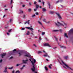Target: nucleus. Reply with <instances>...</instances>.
Returning a JSON list of instances; mask_svg holds the SVG:
<instances>
[{
  "instance_id": "obj_24",
  "label": "nucleus",
  "mask_w": 73,
  "mask_h": 73,
  "mask_svg": "<svg viewBox=\"0 0 73 73\" xmlns=\"http://www.w3.org/2000/svg\"><path fill=\"white\" fill-rule=\"evenodd\" d=\"M31 9H28V11L29 12H31Z\"/></svg>"
},
{
  "instance_id": "obj_55",
  "label": "nucleus",
  "mask_w": 73,
  "mask_h": 73,
  "mask_svg": "<svg viewBox=\"0 0 73 73\" xmlns=\"http://www.w3.org/2000/svg\"><path fill=\"white\" fill-rule=\"evenodd\" d=\"M7 35H8V36H9V33H7Z\"/></svg>"
},
{
  "instance_id": "obj_61",
  "label": "nucleus",
  "mask_w": 73,
  "mask_h": 73,
  "mask_svg": "<svg viewBox=\"0 0 73 73\" xmlns=\"http://www.w3.org/2000/svg\"><path fill=\"white\" fill-rule=\"evenodd\" d=\"M46 60L47 61H49V60L47 59H46Z\"/></svg>"
},
{
  "instance_id": "obj_48",
  "label": "nucleus",
  "mask_w": 73,
  "mask_h": 73,
  "mask_svg": "<svg viewBox=\"0 0 73 73\" xmlns=\"http://www.w3.org/2000/svg\"><path fill=\"white\" fill-rule=\"evenodd\" d=\"M15 51H16V49H14V50H13V52H15Z\"/></svg>"
},
{
  "instance_id": "obj_13",
  "label": "nucleus",
  "mask_w": 73,
  "mask_h": 73,
  "mask_svg": "<svg viewBox=\"0 0 73 73\" xmlns=\"http://www.w3.org/2000/svg\"><path fill=\"white\" fill-rule=\"evenodd\" d=\"M64 58L65 60H68V56H65L64 57Z\"/></svg>"
},
{
  "instance_id": "obj_50",
  "label": "nucleus",
  "mask_w": 73,
  "mask_h": 73,
  "mask_svg": "<svg viewBox=\"0 0 73 73\" xmlns=\"http://www.w3.org/2000/svg\"><path fill=\"white\" fill-rule=\"evenodd\" d=\"M12 73H15V70H13L12 71Z\"/></svg>"
},
{
  "instance_id": "obj_51",
  "label": "nucleus",
  "mask_w": 73,
  "mask_h": 73,
  "mask_svg": "<svg viewBox=\"0 0 73 73\" xmlns=\"http://www.w3.org/2000/svg\"><path fill=\"white\" fill-rule=\"evenodd\" d=\"M22 7H23V8H24V7H25V5H22Z\"/></svg>"
},
{
  "instance_id": "obj_17",
  "label": "nucleus",
  "mask_w": 73,
  "mask_h": 73,
  "mask_svg": "<svg viewBox=\"0 0 73 73\" xmlns=\"http://www.w3.org/2000/svg\"><path fill=\"white\" fill-rule=\"evenodd\" d=\"M7 67H6L5 68V70L4 71L5 72H7Z\"/></svg>"
},
{
  "instance_id": "obj_7",
  "label": "nucleus",
  "mask_w": 73,
  "mask_h": 73,
  "mask_svg": "<svg viewBox=\"0 0 73 73\" xmlns=\"http://www.w3.org/2000/svg\"><path fill=\"white\" fill-rule=\"evenodd\" d=\"M48 5L49 7V9H53V7H52L50 8V3H49V2H48Z\"/></svg>"
},
{
  "instance_id": "obj_26",
  "label": "nucleus",
  "mask_w": 73,
  "mask_h": 73,
  "mask_svg": "<svg viewBox=\"0 0 73 73\" xmlns=\"http://www.w3.org/2000/svg\"><path fill=\"white\" fill-rule=\"evenodd\" d=\"M52 66V64H50V65H49V68H50V69H51V68L50 66Z\"/></svg>"
},
{
  "instance_id": "obj_41",
  "label": "nucleus",
  "mask_w": 73,
  "mask_h": 73,
  "mask_svg": "<svg viewBox=\"0 0 73 73\" xmlns=\"http://www.w3.org/2000/svg\"><path fill=\"white\" fill-rule=\"evenodd\" d=\"M33 46H35V47H37V46H36V45L35 44H34Z\"/></svg>"
},
{
  "instance_id": "obj_14",
  "label": "nucleus",
  "mask_w": 73,
  "mask_h": 73,
  "mask_svg": "<svg viewBox=\"0 0 73 73\" xmlns=\"http://www.w3.org/2000/svg\"><path fill=\"white\" fill-rule=\"evenodd\" d=\"M42 11H43V12H45V11H46V9L44 8H42Z\"/></svg>"
},
{
  "instance_id": "obj_59",
  "label": "nucleus",
  "mask_w": 73,
  "mask_h": 73,
  "mask_svg": "<svg viewBox=\"0 0 73 73\" xmlns=\"http://www.w3.org/2000/svg\"><path fill=\"white\" fill-rule=\"evenodd\" d=\"M31 35H34V34H33V33H31Z\"/></svg>"
},
{
  "instance_id": "obj_20",
  "label": "nucleus",
  "mask_w": 73,
  "mask_h": 73,
  "mask_svg": "<svg viewBox=\"0 0 73 73\" xmlns=\"http://www.w3.org/2000/svg\"><path fill=\"white\" fill-rule=\"evenodd\" d=\"M19 13L20 14L21 13H23V11L21 10L19 11Z\"/></svg>"
},
{
  "instance_id": "obj_42",
  "label": "nucleus",
  "mask_w": 73,
  "mask_h": 73,
  "mask_svg": "<svg viewBox=\"0 0 73 73\" xmlns=\"http://www.w3.org/2000/svg\"><path fill=\"white\" fill-rule=\"evenodd\" d=\"M37 3V2L36 1H35L34 2V4H36V3Z\"/></svg>"
},
{
  "instance_id": "obj_46",
  "label": "nucleus",
  "mask_w": 73,
  "mask_h": 73,
  "mask_svg": "<svg viewBox=\"0 0 73 73\" xmlns=\"http://www.w3.org/2000/svg\"><path fill=\"white\" fill-rule=\"evenodd\" d=\"M59 2H60V1H58L56 2V3H59Z\"/></svg>"
},
{
  "instance_id": "obj_47",
  "label": "nucleus",
  "mask_w": 73,
  "mask_h": 73,
  "mask_svg": "<svg viewBox=\"0 0 73 73\" xmlns=\"http://www.w3.org/2000/svg\"><path fill=\"white\" fill-rule=\"evenodd\" d=\"M3 61V60L2 59H1L0 60V63L1 62H2V61Z\"/></svg>"
},
{
  "instance_id": "obj_52",
  "label": "nucleus",
  "mask_w": 73,
  "mask_h": 73,
  "mask_svg": "<svg viewBox=\"0 0 73 73\" xmlns=\"http://www.w3.org/2000/svg\"><path fill=\"white\" fill-rule=\"evenodd\" d=\"M56 48L57 47H55L53 48V49H56Z\"/></svg>"
},
{
  "instance_id": "obj_19",
  "label": "nucleus",
  "mask_w": 73,
  "mask_h": 73,
  "mask_svg": "<svg viewBox=\"0 0 73 73\" xmlns=\"http://www.w3.org/2000/svg\"><path fill=\"white\" fill-rule=\"evenodd\" d=\"M36 8H37V9H38V7H39V5H36Z\"/></svg>"
},
{
  "instance_id": "obj_21",
  "label": "nucleus",
  "mask_w": 73,
  "mask_h": 73,
  "mask_svg": "<svg viewBox=\"0 0 73 73\" xmlns=\"http://www.w3.org/2000/svg\"><path fill=\"white\" fill-rule=\"evenodd\" d=\"M44 57H47V56H48L47 53H45V54L44 55Z\"/></svg>"
},
{
  "instance_id": "obj_62",
  "label": "nucleus",
  "mask_w": 73,
  "mask_h": 73,
  "mask_svg": "<svg viewBox=\"0 0 73 73\" xmlns=\"http://www.w3.org/2000/svg\"><path fill=\"white\" fill-rule=\"evenodd\" d=\"M25 65H24L23 66V67H25Z\"/></svg>"
},
{
  "instance_id": "obj_45",
  "label": "nucleus",
  "mask_w": 73,
  "mask_h": 73,
  "mask_svg": "<svg viewBox=\"0 0 73 73\" xmlns=\"http://www.w3.org/2000/svg\"><path fill=\"white\" fill-rule=\"evenodd\" d=\"M42 3L43 4V5H44V4L45 3V2H43Z\"/></svg>"
},
{
  "instance_id": "obj_38",
  "label": "nucleus",
  "mask_w": 73,
  "mask_h": 73,
  "mask_svg": "<svg viewBox=\"0 0 73 73\" xmlns=\"http://www.w3.org/2000/svg\"><path fill=\"white\" fill-rule=\"evenodd\" d=\"M39 41H40V40H42V39L41 38V37H39Z\"/></svg>"
},
{
  "instance_id": "obj_57",
  "label": "nucleus",
  "mask_w": 73,
  "mask_h": 73,
  "mask_svg": "<svg viewBox=\"0 0 73 73\" xmlns=\"http://www.w3.org/2000/svg\"><path fill=\"white\" fill-rule=\"evenodd\" d=\"M13 58V57L12 56H11V57L10 58V59H12V58Z\"/></svg>"
},
{
  "instance_id": "obj_16",
  "label": "nucleus",
  "mask_w": 73,
  "mask_h": 73,
  "mask_svg": "<svg viewBox=\"0 0 73 73\" xmlns=\"http://www.w3.org/2000/svg\"><path fill=\"white\" fill-rule=\"evenodd\" d=\"M60 46L61 48H66L64 46H62L61 45Z\"/></svg>"
},
{
  "instance_id": "obj_58",
  "label": "nucleus",
  "mask_w": 73,
  "mask_h": 73,
  "mask_svg": "<svg viewBox=\"0 0 73 73\" xmlns=\"http://www.w3.org/2000/svg\"><path fill=\"white\" fill-rule=\"evenodd\" d=\"M61 7H62V8H63V7H64L62 5H60Z\"/></svg>"
},
{
  "instance_id": "obj_22",
  "label": "nucleus",
  "mask_w": 73,
  "mask_h": 73,
  "mask_svg": "<svg viewBox=\"0 0 73 73\" xmlns=\"http://www.w3.org/2000/svg\"><path fill=\"white\" fill-rule=\"evenodd\" d=\"M38 23H39V24H40V25H42V23H41V22L38 21Z\"/></svg>"
},
{
  "instance_id": "obj_12",
  "label": "nucleus",
  "mask_w": 73,
  "mask_h": 73,
  "mask_svg": "<svg viewBox=\"0 0 73 73\" xmlns=\"http://www.w3.org/2000/svg\"><path fill=\"white\" fill-rule=\"evenodd\" d=\"M64 37H66L68 38V36H67V34L66 33H65L64 34Z\"/></svg>"
},
{
  "instance_id": "obj_28",
  "label": "nucleus",
  "mask_w": 73,
  "mask_h": 73,
  "mask_svg": "<svg viewBox=\"0 0 73 73\" xmlns=\"http://www.w3.org/2000/svg\"><path fill=\"white\" fill-rule=\"evenodd\" d=\"M45 33L44 32H43L42 33V36H43V35H44L45 34Z\"/></svg>"
},
{
  "instance_id": "obj_10",
  "label": "nucleus",
  "mask_w": 73,
  "mask_h": 73,
  "mask_svg": "<svg viewBox=\"0 0 73 73\" xmlns=\"http://www.w3.org/2000/svg\"><path fill=\"white\" fill-rule=\"evenodd\" d=\"M23 52H21V53H19V56H21V55H22L23 54Z\"/></svg>"
},
{
  "instance_id": "obj_29",
  "label": "nucleus",
  "mask_w": 73,
  "mask_h": 73,
  "mask_svg": "<svg viewBox=\"0 0 73 73\" xmlns=\"http://www.w3.org/2000/svg\"><path fill=\"white\" fill-rule=\"evenodd\" d=\"M16 73H20V71H19V70L17 71L16 72Z\"/></svg>"
},
{
  "instance_id": "obj_4",
  "label": "nucleus",
  "mask_w": 73,
  "mask_h": 73,
  "mask_svg": "<svg viewBox=\"0 0 73 73\" xmlns=\"http://www.w3.org/2000/svg\"><path fill=\"white\" fill-rule=\"evenodd\" d=\"M56 14L57 15L59 19H61V16H60V14L58 13H56Z\"/></svg>"
},
{
  "instance_id": "obj_33",
  "label": "nucleus",
  "mask_w": 73,
  "mask_h": 73,
  "mask_svg": "<svg viewBox=\"0 0 73 73\" xmlns=\"http://www.w3.org/2000/svg\"><path fill=\"white\" fill-rule=\"evenodd\" d=\"M21 29L22 30H25V28H22Z\"/></svg>"
},
{
  "instance_id": "obj_11",
  "label": "nucleus",
  "mask_w": 73,
  "mask_h": 73,
  "mask_svg": "<svg viewBox=\"0 0 73 73\" xmlns=\"http://www.w3.org/2000/svg\"><path fill=\"white\" fill-rule=\"evenodd\" d=\"M59 30H52V32H59Z\"/></svg>"
},
{
  "instance_id": "obj_40",
  "label": "nucleus",
  "mask_w": 73,
  "mask_h": 73,
  "mask_svg": "<svg viewBox=\"0 0 73 73\" xmlns=\"http://www.w3.org/2000/svg\"><path fill=\"white\" fill-rule=\"evenodd\" d=\"M12 3H13V0H11V2L10 3L12 4Z\"/></svg>"
},
{
  "instance_id": "obj_25",
  "label": "nucleus",
  "mask_w": 73,
  "mask_h": 73,
  "mask_svg": "<svg viewBox=\"0 0 73 73\" xmlns=\"http://www.w3.org/2000/svg\"><path fill=\"white\" fill-rule=\"evenodd\" d=\"M25 28L28 29H30V27H26Z\"/></svg>"
},
{
  "instance_id": "obj_49",
  "label": "nucleus",
  "mask_w": 73,
  "mask_h": 73,
  "mask_svg": "<svg viewBox=\"0 0 73 73\" xmlns=\"http://www.w3.org/2000/svg\"><path fill=\"white\" fill-rule=\"evenodd\" d=\"M59 2H62V0H59Z\"/></svg>"
},
{
  "instance_id": "obj_56",
  "label": "nucleus",
  "mask_w": 73,
  "mask_h": 73,
  "mask_svg": "<svg viewBox=\"0 0 73 73\" xmlns=\"http://www.w3.org/2000/svg\"><path fill=\"white\" fill-rule=\"evenodd\" d=\"M29 5L30 6L31 5V3H29Z\"/></svg>"
},
{
  "instance_id": "obj_3",
  "label": "nucleus",
  "mask_w": 73,
  "mask_h": 73,
  "mask_svg": "<svg viewBox=\"0 0 73 73\" xmlns=\"http://www.w3.org/2000/svg\"><path fill=\"white\" fill-rule=\"evenodd\" d=\"M61 61H62V64H64V65L67 68H69V69H70V70H72V69L71 68L69 67V66H68V65L64 63V62H63L62 60H61Z\"/></svg>"
},
{
  "instance_id": "obj_9",
  "label": "nucleus",
  "mask_w": 73,
  "mask_h": 73,
  "mask_svg": "<svg viewBox=\"0 0 73 73\" xmlns=\"http://www.w3.org/2000/svg\"><path fill=\"white\" fill-rule=\"evenodd\" d=\"M30 21V20H28V21H26L25 23H24L25 24H26L27 23H28V24H29V21Z\"/></svg>"
},
{
  "instance_id": "obj_5",
  "label": "nucleus",
  "mask_w": 73,
  "mask_h": 73,
  "mask_svg": "<svg viewBox=\"0 0 73 73\" xmlns=\"http://www.w3.org/2000/svg\"><path fill=\"white\" fill-rule=\"evenodd\" d=\"M28 59H27L26 60H23V63H24V64H27V62H28Z\"/></svg>"
},
{
  "instance_id": "obj_39",
  "label": "nucleus",
  "mask_w": 73,
  "mask_h": 73,
  "mask_svg": "<svg viewBox=\"0 0 73 73\" xmlns=\"http://www.w3.org/2000/svg\"><path fill=\"white\" fill-rule=\"evenodd\" d=\"M11 31H12V29H11L10 30H9L8 31L9 32V33L11 32Z\"/></svg>"
},
{
  "instance_id": "obj_23",
  "label": "nucleus",
  "mask_w": 73,
  "mask_h": 73,
  "mask_svg": "<svg viewBox=\"0 0 73 73\" xmlns=\"http://www.w3.org/2000/svg\"><path fill=\"white\" fill-rule=\"evenodd\" d=\"M43 21L44 22H45V23H46V19H43Z\"/></svg>"
},
{
  "instance_id": "obj_15",
  "label": "nucleus",
  "mask_w": 73,
  "mask_h": 73,
  "mask_svg": "<svg viewBox=\"0 0 73 73\" xmlns=\"http://www.w3.org/2000/svg\"><path fill=\"white\" fill-rule=\"evenodd\" d=\"M30 33V32H29V31H27V33L26 34V35H29Z\"/></svg>"
},
{
  "instance_id": "obj_31",
  "label": "nucleus",
  "mask_w": 73,
  "mask_h": 73,
  "mask_svg": "<svg viewBox=\"0 0 73 73\" xmlns=\"http://www.w3.org/2000/svg\"><path fill=\"white\" fill-rule=\"evenodd\" d=\"M35 14L33 15L32 16V17H35Z\"/></svg>"
},
{
  "instance_id": "obj_53",
  "label": "nucleus",
  "mask_w": 73,
  "mask_h": 73,
  "mask_svg": "<svg viewBox=\"0 0 73 73\" xmlns=\"http://www.w3.org/2000/svg\"><path fill=\"white\" fill-rule=\"evenodd\" d=\"M12 19H11L10 20V21H10V22H11V21H12Z\"/></svg>"
},
{
  "instance_id": "obj_18",
  "label": "nucleus",
  "mask_w": 73,
  "mask_h": 73,
  "mask_svg": "<svg viewBox=\"0 0 73 73\" xmlns=\"http://www.w3.org/2000/svg\"><path fill=\"white\" fill-rule=\"evenodd\" d=\"M49 13H50V14H53L54 13V12L53 11H50L49 12Z\"/></svg>"
},
{
  "instance_id": "obj_6",
  "label": "nucleus",
  "mask_w": 73,
  "mask_h": 73,
  "mask_svg": "<svg viewBox=\"0 0 73 73\" xmlns=\"http://www.w3.org/2000/svg\"><path fill=\"white\" fill-rule=\"evenodd\" d=\"M44 46H47L48 47H51V46L48 43H45L44 44Z\"/></svg>"
},
{
  "instance_id": "obj_30",
  "label": "nucleus",
  "mask_w": 73,
  "mask_h": 73,
  "mask_svg": "<svg viewBox=\"0 0 73 73\" xmlns=\"http://www.w3.org/2000/svg\"><path fill=\"white\" fill-rule=\"evenodd\" d=\"M30 30H31V31H33V28H30Z\"/></svg>"
},
{
  "instance_id": "obj_35",
  "label": "nucleus",
  "mask_w": 73,
  "mask_h": 73,
  "mask_svg": "<svg viewBox=\"0 0 73 73\" xmlns=\"http://www.w3.org/2000/svg\"><path fill=\"white\" fill-rule=\"evenodd\" d=\"M36 15H38V13L37 12L36 13H35Z\"/></svg>"
},
{
  "instance_id": "obj_43",
  "label": "nucleus",
  "mask_w": 73,
  "mask_h": 73,
  "mask_svg": "<svg viewBox=\"0 0 73 73\" xmlns=\"http://www.w3.org/2000/svg\"><path fill=\"white\" fill-rule=\"evenodd\" d=\"M46 23H47V24H49V23H50V22L49 21H48V22H46Z\"/></svg>"
},
{
  "instance_id": "obj_36",
  "label": "nucleus",
  "mask_w": 73,
  "mask_h": 73,
  "mask_svg": "<svg viewBox=\"0 0 73 73\" xmlns=\"http://www.w3.org/2000/svg\"><path fill=\"white\" fill-rule=\"evenodd\" d=\"M38 54H40V53H41L42 52L41 51H39L38 52Z\"/></svg>"
},
{
  "instance_id": "obj_27",
  "label": "nucleus",
  "mask_w": 73,
  "mask_h": 73,
  "mask_svg": "<svg viewBox=\"0 0 73 73\" xmlns=\"http://www.w3.org/2000/svg\"><path fill=\"white\" fill-rule=\"evenodd\" d=\"M45 69L46 70H48V68H47V67H46V66H45Z\"/></svg>"
},
{
  "instance_id": "obj_37",
  "label": "nucleus",
  "mask_w": 73,
  "mask_h": 73,
  "mask_svg": "<svg viewBox=\"0 0 73 73\" xmlns=\"http://www.w3.org/2000/svg\"><path fill=\"white\" fill-rule=\"evenodd\" d=\"M20 65V64H17L16 66H19V65Z\"/></svg>"
},
{
  "instance_id": "obj_34",
  "label": "nucleus",
  "mask_w": 73,
  "mask_h": 73,
  "mask_svg": "<svg viewBox=\"0 0 73 73\" xmlns=\"http://www.w3.org/2000/svg\"><path fill=\"white\" fill-rule=\"evenodd\" d=\"M37 9L36 8V9H34V11H37Z\"/></svg>"
},
{
  "instance_id": "obj_44",
  "label": "nucleus",
  "mask_w": 73,
  "mask_h": 73,
  "mask_svg": "<svg viewBox=\"0 0 73 73\" xmlns=\"http://www.w3.org/2000/svg\"><path fill=\"white\" fill-rule=\"evenodd\" d=\"M38 2L39 3H41V1L40 0H39V1H38Z\"/></svg>"
},
{
  "instance_id": "obj_63",
  "label": "nucleus",
  "mask_w": 73,
  "mask_h": 73,
  "mask_svg": "<svg viewBox=\"0 0 73 73\" xmlns=\"http://www.w3.org/2000/svg\"><path fill=\"white\" fill-rule=\"evenodd\" d=\"M7 10H8V9H5V11H7Z\"/></svg>"
},
{
  "instance_id": "obj_54",
  "label": "nucleus",
  "mask_w": 73,
  "mask_h": 73,
  "mask_svg": "<svg viewBox=\"0 0 73 73\" xmlns=\"http://www.w3.org/2000/svg\"><path fill=\"white\" fill-rule=\"evenodd\" d=\"M25 15H24L23 16V18H25Z\"/></svg>"
},
{
  "instance_id": "obj_1",
  "label": "nucleus",
  "mask_w": 73,
  "mask_h": 73,
  "mask_svg": "<svg viewBox=\"0 0 73 73\" xmlns=\"http://www.w3.org/2000/svg\"><path fill=\"white\" fill-rule=\"evenodd\" d=\"M24 56L25 57H29V58H31V59H29V60L31 62V63H32V64L33 65V68H32L31 70L33 72H35V69H36V66H35L34 65V64H35L36 63V60H33V61H34V62H33V61L31 60V59H32V57H31V54L29 53H25L24 55Z\"/></svg>"
},
{
  "instance_id": "obj_64",
  "label": "nucleus",
  "mask_w": 73,
  "mask_h": 73,
  "mask_svg": "<svg viewBox=\"0 0 73 73\" xmlns=\"http://www.w3.org/2000/svg\"><path fill=\"white\" fill-rule=\"evenodd\" d=\"M23 69V67L21 68V69Z\"/></svg>"
},
{
  "instance_id": "obj_2",
  "label": "nucleus",
  "mask_w": 73,
  "mask_h": 73,
  "mask_svg": "<svg viewBox=\"0 0 73 73\" xmlns=\"http://www.w3.org/2000/svg\"><path fill=\"white\" fill-rule=\"evenodd\" d=\"M55 25L56 27H60V26H64L65 28H66L67 27V24L63 22V23H60L58 22H57V23H55ZM63 24H64V26L63 25Z\"/></svg>"
},
{
  "instance_id": "obj_8",
  "label": "nucleus",
  "mask_w": 73,
  "mask_h": 73,
  "mask_svg": "<svg viewBox=\"0 0 73 73\" xmlns=\"http://www.w3.org/2000/svg\"><path fill=\"white\" fill-rule=\"evenodd\" d=\"M6 55V53H4V54H1V56L2 57V58H3L4 57V56H5Z\"/></svg>"
},
{
  "instance_id": "obj_60",
  "label": "nucleus",
  "mask_w": 73,
  "mask_h": 73,
  "mask_svg": "<svg viewBox=\"0 0 73 73\" xmlns=\"http://www.w3.org/2000/svg\"><path fill=\"white\" fill-rule=\"evenodd\" d=\"M55 39L56 41H57V38H55Z\"/></svg>"
},
{
  "instance_id": "obj_32",
  "label": "nucleus",
  "mask_w": 73,
  "mask_h": 73,
  "mask_svg": "<svg viewBox=\"0 0 73 73\" xmlns=\"http://www.w3.org/2000/svg\"><path fill=\"white\" fill-rule=\"evenodd\" d=\"M13 67H11V68H9V69H13Z\"/></svg>"
}]
</instances>
